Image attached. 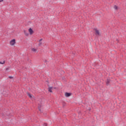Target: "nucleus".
<instances>
[{
    "label": "nucleus",
    "mask_w": 126,
    "mask_h": 126,
    "mask_svg": "<svg viewBox=\"0 0 126 126\" xmlns=\"http://www.w3.org/2000/svg\"><path fill=\"white\" fill-rule=\"evenodd\" d=\"M16 44V40L13 39L9 41V45L11 47H14Z\"/></svg>",
    "instance_id": "obj_1"
},
{
    "label": "nucleus",
    "mask_w": 126,
    "mask_h": 126,
    "mask_svg": "<svg viewBox=\"0 0 126 126\" xmlns=\"http://www.w3.org/2000/svg\"><path fill=\"white\" fill-rule=\"evenodd\" d=\"M27 95L31 98V99H33V100L35 99V97L30 93H27Z\"/></svg>",
    "instance_id": "obj_2"
},
{
    "label": "nucleus",
    "mask_w": 126,
    "mask_h": 126,
    "mask_svg": "<svg viewBox=\"0 0 126 126\" xmlns=\"http://www.w3.org/2000/svg\"><path fill=\"white\" fill-rule=\"evenodd\" d=\"M94 30L95 32V35H100V31L99 30H97V29H94Z\"/></svg>",
    "instance_id": "obj_3"
},
{
    "label": "nucleus",
    "mask_w": 126,
    "mask_h": 126,
    "mask_svg": "<svg viewBox=\"0 0 126 126\" xmlns=\"http://www.w3.org/2000/svg\"><path fill=\"white\" fill-rule=\"evenodd\" d=\"M29 32L30 35H32L33 33H34L33 30H32V29H31V28L29 29Z\"/></svg>",
    "instance_id": "obj_4"
},
{
    "label": "nucleus",
    "mask_w": 126,
    "mask_h": 126,
    "mask_svg": "<svg viewBox=\"0 0 126 126\" xmlns=\"http://www.w3.org/2000/svg\"><path fill=\"white\" fill-rule=\"evenodd\" d=\"M71 95V94L68 93H65V97H69Z\"/></svg>",
    "instance_id": "obj_5"
},
{
    "label": "nucleus",
    "mask_w": 126,
    "mask_h": 126,
    "mask_svg": "<svg viewBox=\"0 0 126 126\" xmlns=\"http://www.w3.org/2000/svg\"><path fill=\"white\" fill-rule=\"evenodd\" d=\"M24 33L26 36H29V33L26 32V31H24Z\"/></svg>",
    "instance_id": "obj_6"
},
{
    "label": "nucleus",
    "mask_w": 126,
    "mask_h": 126,
    "mask_svg": "<svg viewBox=\"0 0 126 126\" xmlns=\"http://www.w3.org/2000/svg\"><path fill=\"white\" fill-rule=\"evenodd\" d=\"M32 50L33 53H36L37 52V49L35 48H32Z\"/></svg>",
    "instance_id": "obj_7"
},
{
    "label": "nucleus",
    "mask_w": 126,
    "mask_h": 126,
    "mask_svg": "<svg viewBox=\"0 0 126 126\" xmlns=\"http://www.w3.org/2000/svg\"><path fill=\"white\" fill-rule=\"evenodd\" d=\"M52 88H53L52 87H50V88H48V91H49V92H51V93L52 92Z\"/></svg>",
    "instance_id": "obj_8"
},
{
    "label": "nucleus",
    "mask_w": 126,
    "mask_h": 126,
    "mask_svg": "<svg viewBox=\"0 0 126 126\" xmlns=\"http://www.w3.org/2000/svg\"><path fill=\"white\" fill-rule=\"evenodd\" d=\"M110 83V80H109V79H108L107 80V82H106V84H109V83Z\"/></svg>",
    "instance_id": "obj_9"
},
{
    "label": "nucleus",
    "mask_w": 126,
    "mask_h": 126,
    "mask_svg": "<svg viewBox=\"0 0 126 126\" xmlns=\"http://www.w3.org/2000/svg\"><path fill=\"white\" fill-rule=\"evenodd\" d=\"M114 8L115 9L117 10V9H118V6H117L115 5V6H114Z\"/></svg>",
    "instance_id": "obj_10"
},
{
    "label": "nucleus",
    "mask_w": 126,
    "mask_h": 126,
    "mask_svg": "<svg viewBox=\"0 0 126 126\" xmlns=\"http://www.w3.org/2000/svg\"><path fill=\"white\" fill-rule=\"evenodd\" d=\"M4 63V61H3L2 62H0V64H3Z\"/></svg>",
    "instance_id": "obj_11"
},
{
    "label": "nucleus",
    "mask_w": 126,
    "mask_h": 126,
    "mask_svg": "<svg viewBox=\"0 0 126 126\" xmlns=\"http://www.w3.org/2000/svg\"><path fill=\"white\" fill-rule=\"evenodd\" d=\"M9 78H10V79H12V78H13V77H11V76H9Z\"/></svg>",
    "instance_id": "obj_12"
},
{
    "label": "nucleus",
    "mask_w": 126,
    "mask_h": 126,
    "mask_svg": "<svg viewBox=\"0 0 126 126\" xmlns=\"http://www.w3.org/2000/svg\"><path fill=\"white\" fill-rule=\"evenodd\" d=\"M8 69H9V68H6V70H8Z\"/></svg>",
    "instance_id": "obj_13"
},
{
    "label": "nucleus",
    "mask_w": 126,
    "mask_h": 126,
    "mask_svg": "<svg viewBox=\"0 0 126 126\" xmlns=\"http://www.w3.org/2000/svg\"><path fill=\"white\" fill-rule=\"evenodd\" d=\"M42 44V43H39V46H41V45Z\"/></svg>",
    "instance_id": "obj_14"
},
{
    "label": "nucleus",
    "mask_w": 126,
    "mask_h": 126,
    "mask_svg": "<svg viewBox=\"0 0 126 126\" xmlns=\"http://www.w3.org/2000/svg\"><path fill=\"white\" fill-rule=\"evenodd\" d=\"M1 1H3V0H0V2H1Z\"/></svg>",
    "instance_id": "obj_15"
},
{
    "label": "nucleus",
    "mask_w": 126,
    "mask_h": 126,
    "mask_svg": "<svg viewBox=\"0 0 126 126\" xmlns=\"http://www.w3.org/2000/svg\"><path fill=\"white\" fill-rule=\"evenodd\" d=\"M42 39H40V40H39V42H41V41H42Z\"/></svg>",
    "instance_id": "obj_16"
},
{
    "label": "nucleus",
    "mask_w": 126,
    "mask_h": 126,
    "mask_svg": "<svg viewBox=\"0 0 126 126\" xmlns=\"http://www.w3.org/2000/svg\"><path fill=\"white\" fill-rule=\"evenodd\" d=\"M44 126H47V124H45Z\"/></svg>",
    "instance_id": "obj_17"
}]
</instances>
